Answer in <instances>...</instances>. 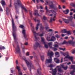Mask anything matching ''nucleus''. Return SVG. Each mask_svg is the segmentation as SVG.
<instances>
[{"instance_id": "obj_1", "label": "nucleus", "mask_w": 75, "mask_h": 75, "mask_svg": "<svg viewBox=\"0 0 75 75\" xmlns=\"http://www.w3.org/2000/svg\"><path fill=\"white\" fill-rule=\"evenodd\" d=\"M12 26L13 28V36L14 38V41H15V42H17V43H18V42H17L16 40H17V38L16 37V33L15 31H16L17 30V27L16 26V25H15V23L14 22V20L13 18L12 17Z\"/></svg>"}, {"instance_id": "obj_2", "label": "nucleus", "mask_w": 75, "mask_h": 75, "mask_svg": "<svg viewBox=\"0 0 75 75\" xmlns=\"http://www.w3.org/2000/svg\"><path fill=\"white\" fill-rule=\"evenodd\" d=\"M48 7H47V6H46L45 7V10L47 11V12H49V13H51V12H52L53 14H54V17L53 18H50V21L51 22L52 21H55V18L56 17V15H57V13H56V12L55 11H54L53 10H51L50 11H49L48 10Z\"/></svg>"}, {"instance_id": "obj_3", "label": "nucleus", "mask_w": 75, "mask_h": 75, "mask_svg": "<svg viewBox=\"0 0 75 75\" xmlns=\"http://www.w3.org/2000/svg\"><path fill=\"white\" fill-rule=\"evenodd\" d=\"M25 61L28 67L30 70V71H31V68H33L34 67V65L33 64V63H32V62H28V60H27L26 58H25L23 59Z\"/></svg>"}, {"instance_id": "obj_4", "label": "nucleus", "mask_w": 75, "mask_h": 75, "mask_svg": "<svg viewBox=\"0 0 75 75\" xmlns=\"http://www.w3.org/2000/svg\"><path fill=\"white\" fill-rule=\"evenodd\" d=\"M17 2L15 1L14 3L15 7V9L16 10L18 9L19 8L20 6L21 5V2L20 1V0H16Z\"/></svg>"}, {"instance_id": "obj_5", "label": "nucleus", "mask_w": 75, "mask_h": 75, "mask_svg": "<svg viewBox=\"0 0 75 75\" xmlns=\"http://www.w3.org/2000/svg\"><path fill=\"white\" fill-rule=\"evenodd\" d=\"M63 55L64 56H66L64 58V59H65L66 58H68L69 59H70L71 61L73 60V57L69 56V53L68 52H67L65 53H63Z\"/></svg>"}, {"instance_id": "obj_6", "label": "nucleus", "mask_w": 75, "mask_h": 75, "mask_svg": "<svg viewBox=\"0 0 75 75\" xmlns=\"http://www.w3.org/2000/svg\"><path fill=\"white\" fill-rule=\"evenodd\" d=\"M30 25L32 27V31L33 34L34 35H35L37 34V33H36V32L34 31V26H33V24L32 23H30Z\"/></svg>"}, {"instance_id": "obj_7", "label": "nucleus", "mask_w": 75, "mask_h": 75, "mask_svg": "<svg viewBox=\"0 0 75 75\" xmlns=\"http://www.w3.org/2000/svg\"><path fill=\"white\" fill-rule=\"evenodd\" d=\"M41 45L39 43L37 42L35 43V44L34 45V48L35 50H36L38 47H41Z\"/></svg>"}, {"instance_id": "obj_8", "label": "nucleus", "mask_w": 75, "mask_h": 75, "mask_svg": "<svg viewBox=\"0 0 75 75\" xmlns=\"http://www.w3.org/2000/svg\"><path fill=\"white\" fill-rule=\"evenodd\" d=\"M49 59H46V64H48V63H51L52 60L51 57H48Z\"/></svg>"}, {"instance_id": "obj_9", "label": "nucleus", "mask_w": 75, "mask_h": 75, "mask_svg": "<svg viewBox=\"0 0 75 75\" xmlns=\"http://www.w3.org/2000/svg\"><path fill=\"white\" fill-rule=\"evenodd\" d=\"M50 70H52V71H53L52 73V75H55L56 74H57V68H55L54 69H50Z\"/></svg>"}, {"instance_id": "obj_10", "label": "nucleus", "mask_w": 75, "mask_h": 75, "mask_svg": "<svg viewBox=\"0 0 75 75\" xmlns=\"http://www.w3.org/2000/svg\"><path fill=\"white\" fill-rule=\"evenodd\" d=\"M16 69L18 71L19 75H22V72L21 71V69L20 66H16Z\"/></svg>"}, {"instance_id": "obj_11", "label": "nucleus", "mask_w": 75, "mask_h": 75, "mask_svg": "<svg viewBox=\"0 0 75 75\" xmlns=\"http://www.w3.org/2000/svg\"><path fill=\"white\" fill-rule=\"evenodd\" d=\"M16 54H17V52L20 53V47L19 45H17L16 48Z\"/></svg>"}, {"instance_id": "obj_12", "label": "nucleus", "mask_w": 75, "mask_h": 75, "mask_svg": "<svg viewBox=\"0 0 75 75\" xmlns=\"http://www.w3.org/2000/svg\"><path fill=\"white\" fill-rule=\"evenodd\" d=\"M57 68H58L57 69L58 72L62 73V72H64V71L62 70V69H61V67H59V66H58L57 67Z\"/></svg>"}, {"instance_id": "obj_13", "label": "nucleus", "mask_w": 75, "mask_h": 75, "mask_svg": "<svg viewBox=\"0 0 75 75\" xmlns=\"http://www.w3.org/2000/svg\"><path fill=\"white\" fill-rule=\"evenodd\" d=\"M22 33L23 34L24 37L26 39V40H28V38H27V35L25 34V30H23L22 31Z\"/></svg>"}, {"instance_id": "obj_14", "label": "nucleus", "mask_w": 75, "mask_h": 75, "mask_svg": "<svg viewBox=\"0 0 75 75\" xmlns=\"http://www.w3.org/2000/svg\"><path fill=\"white\" fill-rule=\"evenodd\" d=\"M54 55V53L52 52H51L50 51H48V52L47 53V55L48 56H50V57H51V58H52V55Z\"/></svg>"}, {"instance_id": "obj_15", "label": "nucleus", "mask_w": 75, "mask_h": 75, "mask_svg": "<svg viewBox=\"0 0 75 75\" xmlns=\"http://www.w3.org/2000/svg\"><path fill=\"white\" fill-rule=\"evenodd\" d=\"M49 6L50 7H51V8H54V10H57V9H58V8H57L56 6L55 7V8H54V6L52 3H50V4L49 5Z\"/></svg>"}, {"instance_id": "obj_16", "label": "nucleus", "mask_w": 75, "mask_h": 75, "mask_svg": "<svg viewBox=\"0 0 75 75\" xmlns=\"http://www.w3.org/2000/svg\"><path fill=\"white\" fill-rule=\"evenodd\" d=\"M72 44L73 47H75V45L74 44V42L70 40L67 42V44Z\"/></svg>"}, {"instance_id": "obj_17", "label": "nucleus", "mask_w": 75, "mask_h": 75, "mask_svg": "<svg viewBox=\"0 0 75 75\" xmlns=\"http://www.w3.org/2000/svg\"><path fill=\"white\" fill-rule=\"evenodd\" d=\"M39 34V33H37V35H35V38L36 40H37V37H36V35H38H38L40 37H43L44 35L43 33Z\"/></svg>"}, {"instance_id": "obj_18", "label": "nucleus", "mask_w": 75, "mask_h": 75, "mask_svg": "<svg viewBox=\"0 0 75 75\" xmlns=\"http://www.w3.org/2000/svg\"><path fill=\"white\" fill-rule=\"evenodd\" d=\"M54 61L56 63L58 64L59 63V59L57 58H55L54 59Z\"/></svg>"}, {"instance_id": "obj_19", "label": "nucleus", "mask_w": 75, "mask_h": 75, "mask_svg": "<svg viewBox=\"0 0 75 75\" xmlns=\"http://www.w3.org/2000/svg\"><path fill=\"white\" fill-rule=\"evenodd\" d=\"M35 12L34 13V15H35V16H39V17H41V16L38 13V10H35Z\"/></svg>"}, {"instance_id": "obj_20", "label": "nucleus", "mask_w": 75, "mask_h": 75, "mask_svg": "<svg viewBox=\"0 0 75 75\" xmlns=\"http://www.w3.org/2000/svg\"><path fill=\"white\" fill-rule=\"evenodd\" d=\"M54 47L53 48L54 51H56L57 50V49L55 47H58V45L57 44H55L54 45Z\"/></svg>"}, {"instance_id": "obj_21", "label": "nucleus", "mask_w": 75, "mask_h": 75, "mask_svg": "<svg viewBox=\"0 0 75 75\" xmlns=\"http://www.w3.org/2000/svg\"><path fill=\"white\" fill-rule=\"evenodd\" d=\"M63 21H64V23L66 24H68V23H69V21L68 19H66L63 18Z\"/></svg>"}, {"instance_id": "obj_22", "label": "nucleus", "mask_w": 75, "mask_h": 75, "mask_svg": "<svg viewBox=\"0 0 75 75\" xmlns=\"http://www.w3.org/2000/svg\"><path fill=\"white\" fill-rule=\"evenodd\" d=\"M69 10L68 9H67L66 10L63 11L64 13L65 14H68L69 13Z\"/></svg>"}, {"instance_id": "obj_23", "label": "nucleus", "mask_w": 75, "mask_h": 75, "mask_svg": "<svg viewBox=\"0 0 75 75\" xmlns=\"http://www.w3.org/2000/svg\"><path fill=\"white\" fill-rule=\"evenodd\" d=\"M6 14L7 15H9V13L8 12L10 11V10H9V9H8V7L6 8Z\"/></svg>"}, {"instance_id": "obj_24", "label": "nucleus", "mask_w": 75, "mask_h": 75, "mask_svg": "<svg viewBox=\"0 0 75 75\" xmlns=\"http://www.w3.org/2000/svg\"><path fill=\"white\" fill-rule=\"evenodd\" d=\"M41 71V69L40 67H39V68L37 70L38 73L39 75H40V74H41V72H40Z\"/></svg>"}, {"instance_id": "obj_25", "label": "nucleus", "mask_w": 75, "mask_h": 75, "mask_svg": "<svg viewBox=\"0 0 75 75\" xmlns=\"http://www.w3.org/2000/svg\"><path fill=\"white\" fill-rule=\"evenodd\" d=\"M21 46V47L22 48V50L23 51H24V44H23L22 43H20Z\"/></svg>"}, {"instance_id": "obj_26", "label": "nucleus", "mask_w": 75, "mask_h": 75, "mask_svg": "<svg viewBox=\"0 0 75 75\" xmlns=\"http://www.w3.org/2000/svg\"><path fill=\"white\" fill-rule=\"evenodd\" d=\"M55 40H56L54 36H52L51 40H50V41H54Z\"/></svg>"}, {"instance_id": "obj_27", "label": "nucleus", "mask_w": 75, "mask_h": 75, "mask_svg": "<svg viewBox=\"0 0 75 75\" xmlns=\"http://www.w3.org/2000/svg\"><path fill=\"white\" fill-rule=\"evenodd\" d=\"M41 42H42L43 44H44V43L46 42H45V39L44 38H41Z\"/></svg>"}, {"instance_id": "obj_28", "label": "nucleus", "mask_w": 75, "mask_h": 75, "mask_svg": "<svg viewBox=\"0 0 75 75\" xmlns=\"http://www.w3.org/2000/svg\"><path fill=\"white\" fill-rule=\"evenodd\" d=\"M55 56L57 57H59V52H56L55 53Z\"/></svg>"}, {"instance_id": "obj_29", "label": "nucleus", "mask_w": 75, "mask_h": 75, "mask_svg": "<svg viewBox=\"0 0 75 75\" xmlns=\"http://www.w3.org/2000/svg\"><path fill=\"white\" fill-rule=\"evenodd\" d=\"M43 44L44 45L45 48H48V45H47V42H45L43 43Z\"/></svg>"}, {"instance_id": "obj_30", "label": "nucleus", "mask_w": 75, "mask_h": 75, "mask_svg": "<svg viewBox=\"0 0 75 75\" xmlns=\"http://www.w3.org/2000/svg\"><path fill=\"white\" fill-rule=\"evenodd\" d=\"M68 18L69 21H72L73 19V17H72V16L69 17H68Z\"/></svg>"}, {"instance_id": "obj_31", "label": "nucleus", "mask_w": 75, "mask_h": 75, "mask_svg": "<svg viewBox=\"0 0 75 75\" xmlns=\"http://www.w3.org/2000/svg\"><path fill=\"white\" fill-rule=\"evenodd\" d=\"M39 26H40V24L38 23L35 27V29L36 31H38V28Z\"/></svg>"}, {"instance_id": "obj_32", "label": "nucleus", "mask_w": 75, "mask_h": 75, "mask_svg": "<svg viewBox=\"0 0 75 75\" xmlns=\"http://www.w3.org/2000/svg\"><path fill=\"white\" fill-rule=\"evenodd\" d=\"M48 44L49 45V47L50 48H52V42H50L48 43Z\"/></svg>"}, {"instance_id": "obj_33", "label": "nucleus", "mask_w": 75, "mask_h": 75, "mask_svg": "<svg viewBox=\"0 0 75 75\" xmlns=\"http://www.w3.org/2000/svg\"><path fill=\"white\" fill-rule=\"evenodd\" d=\"M67 32V29H63V30H62V33H66Z\"/></svg>"}, {"instance_id": "obj_34", "label": "nucleus", "mask_w": 75, "mask_h": 75, "mask_svg": "<svg viewBox=\"0 0 75 75\" xmlns=\"http://www.w3.org/2000/svg\"><path fill=\"white\" fill-rule=\"evenodd\" d=\"M1 4H2L3 6H4L5 4H6L5 3V2L3 0H2L1 1Z\"/></svg>"}, {"instance_id": "obj_35", "label": "nucleus", "mask_w": 75, "mask_h": 75, "mask_svg": "<svg viewBox=\"0 0 75 75\" xmlns=\"http://www.w3.org/2000/svg\"><path fill=\"white\" fill-rule=\"evenodd\" d=\"M44 27H43V26H41L40 27V31H42V30H44Z\"/></svg>"}, {"instance_id": "obj_36", "label": "nucleus", "mask_w": 75, "mask_h": 75, "mask_svg": "<svg viewBox=\"0 0 75 75\" xmlns=\"http://www.w3.org/2000/svg\"><path fill=\"white\" fill-rule=\"evenodd\" d=\"M67 42L66 41L64 40V42H63L62 43H61V44H62L63 45L65 44H67Z\"/></svg>"}, {"instance_id": "obj_37", "label": "nucleus", "mask_w": 75, "mask_h": 75, "mask_svg": "<svg viewBox=\"0 0 75 75\" xmlns=\"http://www.w3.org/2000/svg\"><path fill=\"white\" fill-rule=\"evenodd\" d=\"M21 8L22 9H24V10L25 11V12H27V11H28L27 10V9H26L25 8V7H24V6H22Z\"/></svg>"}, {"instance_id": "obj_38", "label": "nucleus", "mask_w": 75, "mask_h": 75, "mask_svg": "<svg viewBox=\"0 0 75 75\" xmlns=\"http://www.w3.org/2000/svg\"><path fill=\"white\" fill-rule=\"evenodd\" d=\"M66 33H67L68 35H71V33L70 31H67Z\"/></svg>"}, {"instance_id": "obj_39", "label": "nucleus", "mask_w": 75, "mask_h": 75, "mask_svg": "<svg viewBox=\"0 0 75 75\" xmlns=\"http://www.w3.org/2000/svg\"><path fill=\"white\" fill-rule=\"evenodd\" d=\"M34 20L35 21V22H38V23H40V20H36V18H34Z\"/></svg>"}, {"instance_id": "obj_40", "label": "nucleus", "mask_w": 75, "mask_h": 75, "mask_svg": "<svg viewBox=\"0 0 75 75\" xmlns=\"http://www.w3.org/2000/svg\"><path fill=\"white\" fill-rule=\"evenodd\" d=\"M29 11L30 14V15L31 17H32L33 15L32 14V12H31V10H29Z\"/></svg>"}, {"instance_id": "obj_41", "label": "nucleus", "mask_w": 75, "mask_h": 75, "mask_svg": "<svg viewBox=\"0 0 75 75\" xmlns=\"http://www.w3.org/2000/svg\"><path fill=\"white\" fill-rule=\"evenodd\" d=\"M70 6H72V7H75V4L74 3H71L70 4Z\"/></svg>"}, {"instance_id": "obj_42", "label": "nucleus", "mask_w": 75, "mask_h": 75, "mask_svg": "<svg viewBox=\"0 0 75 75\" xmlns=\"http://www.w3.org/2000/svg\"><path fill=\"white\" fill-rule=\"evenodd\" d=\"M46 39L48 41H50V40H51V39H50V37H47L46 38Z\"/></svg>"}, {"instance_id": "obj_43", "label": "nucleus", "mask_w": 75, "mask_h": 75, "mask_svg": "<svg viewBox=\"0 0 75 75\" xmlns=\"http://www.w3.org/2000/svg\"><path fill=\"white\" fill-rule=\"evenodd\" d=\"M54 66L53 64H51L50 65H49L47 67H50V68H53Z\"/></svg>"}, {"instance_id": "obj_44", "label": "nucleus", "mask_w": 75, "mask_h": 75, "mask_svg": "<svg viewBox=\"0 0 75 75\" xmlns=\"http://www.w3.org/2000/svg\"><path fill=\"white\" fill-rule=\"evenodd\" d=\"M71 68H72L73 69H75V65H72L71 66Z\"/></svg>"}, {"instance_id": "obj_45", "label": "nucleus", "mask_w": 75, "mask_h": 75, "mask_svg": "<svg viewBox=\"0 0 75 75\" xmlns=\"http://www.w3.org/2000/svg\"><path fill=\"white\" fill-rule=\"evenodd\" d=\"M19 27L20 28H24V25H21L19 26Z\"/></svg>"}, {"instance_id": "obj_46", "label": "nucleus", "mask_w": 75, "mask_h": 75, "mask_svg": "<svg viewBox=\"0 0 75 75\" xmlns=\"http://www.w3.org/2000/svg\"><path fill=\"white\" fill-rule=\"evenodd\" d=\"M6 48L4 46H2L1 47H0V50H2L3 49H5Z\"/></svg>"}, {"instance_id": "obj_47", "label": "nucleus", "mask_w": 75, "mask_h": 75, "mask_svg": "<svg viewBox=\"0 0 75 75\" xmlns=\"http://www.w3.org/2000/svg\"><path fill=\"white\" fill-rule=\"evenodd\" d=\"M63 69H64V70H67V69L68 68V66H66V67H63Z\"/></svg>"}, {"instance_id": "obj_48", "label": "nucleus", "mask_w": 75, "mask_h": 75, "mask_svg": "<svg viewBox=\"0 0 75 75\" xmlns=\"http://www.w3.org/2000/svg\"><path fill=\"white\" fill-rule=\"evenodd\" d=\"M72 54H75V49H74L71 52Z\"/></svg>"}, {"instance_id": "obj_49", "label": "nucleus", "mask_w": 75, "mask_h": 75, "mask_svg": "<svg viewBox=\"0 0 75 75\" xmlns=\"http://www.w3.org/2000/svg\"><path fill=\"white\" fill-rule=\"evenodd\" d=\"M44 56H41V59L42 61H44Z\"/></svg>"}, {"instance_id": "obj_50", "label": "nucleus", "mask_w": 75, "mask_h": 75, "mask_svg": "<svg viewBox=\"0 0 75 75\" xmlns=\"http://www.w3.org/2000/svg\"><path fill=\"white\" fill-rule=\"evenodd\" d=\"M55 37H56L57 38H59L60 36H59V35H56L55 36Z\"/></svg>"}, {"instance_id": "obj_51", "label": "nucleus", "mask_w": 75, "mask_h": 75, "mask_svg": "<svg viewBox=\"0 0 75 75\" xmlns=\"http://www.w3.org/2000/svg\"><path fill=\"white\" fill-rule=\"evenodd\" d=\"M23 69L24 71H25L26 70H27V68L26 67H23Z\"/></svg>"}, {"instance_id": "obj_52", "label": "nucleus", "mask_w": 75, "mask_h": 75, "mask_svg": "<svg viewBox=\"0 0 75 75\" xmlns=\"http://www.w3.org/2000/svg\"><path fill=\"white\" fill-rule=\"evenodd\" d=\"M43 19L44 20H47V18L45 17V16H43Z\"/></svg>"}, {"instance_id": "obj_53", "label": "nucleus", "mask_w": 75, "mask_h": 75, "mask_svg": "<svg viewBox=\"0 0 75 75\" xmlns=\"http://www.w3.org/2000/svg\"><path fill=\"white\" fill-rule=\"evenodd\" d=\"M59 49H60V50H63V51H65V49H63L61 48H59Z\"/></svg>"}, {"instance_id": "obj_54", "label": "nucleus", "mask_w": 75, "mask_h": 75, "mask_svg": "<svg viewBox=\"0 0 75 75\" xmlns=\"http://www.w3.org/2000/svg\"><path fill=\"white\" fill-rule=\"evenodd\" d=\"M71 62H72V63L73 64H75V62L74 60H72L71 61Z\"/></svg>"}, {"instance_id": "obj_55", "label": "nucleus", "mask_w": 75, "mask_h": 75, "mask_svg": "<svg viewBox=\"0 0 75 75\" xmlns=\"http://www.w3.org/2000/svg\"><path fill=\"white\" fill-rule=\"evenodd\" d=\"M26 55L27 56H29L30 55V54H29V52H27Z\"/></svg>"}, {"instance_id": "obj_56", "label": "nucleus", "mask_w": 75, "mask_h": 75, "mask_svg": "<svg viewBox=\"0 0 75 75\" xmlns=\"http://www.w3.org/2000/svg\"><path fill=\"white\" fill-rule=\"evenodd\" d=\"M63 61V58L62 57L61 59V62L62 63V62Z\"/></svg>"}, {"instance_id": "obj_57", "label": "nucleus", "mask_w": 75, "mask_h": 75, "mask_svg": "<svg viewBox=\"0 0 75 75\" xmlns=\"http://www.w3.org/2000/svg\"><path fill=\"white\" fill-rule=\"evenodd\" d=\"M0 11H3V9H2L1 6H0Z\"/></svg>"}, {"instance_id": "obj_58", "label": "nucleus", "mask_w": 75, "mask_h": 75, "mask_svg": "<svg viewBox=\"0 0 75 75\" xmlns=\"http://www.w3.org/2000/svg\"><path fill=\"white\" fill-rule=\"evenodd\" d=\"M24 44L25 45H28V43H27V42H26L24 43Z\"/></svg>"}, {"instance_id": "obj_59", "label": "nucleus", "mask_w": 75, "mask_h": 75, "mask_svg": "<svg viewBox=\"0 0 75 75\" xmlns=\"http://www.w3.org/2000/svg\"><path fill=\"white\" fill-rule=\"evenodd\" d=\"M62 2H65V0H60Z\"/></svg>"}, {"instance_id": "obj_60", "label": "nucleus", "mask_w": 75, "mask_h": 75, "mask_svg": "<svg viewBox=\"0 0 75 75\" xmlns=\"http://www.w3.org/2000/svg\"><path fill=\"white\" fill-rule=\"evenodd\" d=\"M35 63H36V64H38V62L37 61V60H35Z\"/></svg>"}, {"instance_id": "obj_61", "label": "nucleus", "mask_w": 75, "mask_h": 75, "mask_svg": "<svg viewBox=\"0 0 75 75\" xmlns=\"http://www.w3.org/2000/svg\"><path fill=\"white\" fill-rule=\"evenodd\" d=\"M40 12H41L42 13H44V11L43 10H40Z\"/></svg>"}, {"instance_id": "obj_62", "label": "nucleus", "mask_w": 75, "mask_h": 75, "mask_svg": "<svg viewBox=\"0 0 75 75\" xmlns=\"http://www.w3.org/2000/svg\"><path fill=\"white\" fill-rule=\"evenodd\" d=\"M72 14H73V13H72V12H70V15L72 16Z\"/></svg>"}, {"instance_id": "obj_63", "label": "nucleus", "mask_w": 75, "mask_h": 75, "mask_svg": "<svg viewBox=\"0 0 75 75\" xmlns=\"http://www.w3.org/2000/svg\"><path fill=\"white\" fill-rule=\"evenodd\" d=\"M30 59H33V56H30Z\"/></svg>"}, {"instance_id": "obj_64", "label": "nucleus", "mask_w": 75, "mask_h": 75, "mask_svg": "<svg viewBox=\"0 0 75 75\" xmlns=\"http://www.w3.org/2000/svg\"><path fill=\"white\" fill-rule=\"evenodd\" d=\"M58 8L59 9H61V6H60V5H59Z\"/></svg>"}]
</instances>
